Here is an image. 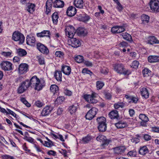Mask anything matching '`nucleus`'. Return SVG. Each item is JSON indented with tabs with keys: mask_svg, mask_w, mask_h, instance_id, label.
<instances>
[{
	"mask_svg": "<svg viewBox=\"0 0 159 159\" xmlns=\"http://www.w3.org/2000/svg\"><path fill=\"white\" fill-rule=\"evenodd\" d=\"M29 85L34 89L40 91L45 85V81L43 79H39L36 75L33 76L29 80Z\"/></svg>",
	"mask_w": 159,
	"mask_h": 159,
	"instance_id": "nucleus-1",
	"label": "nucleus"
},
{
	"mask_svg": "<svg viewBox=\"0 0 159 159\" xmlns=\"http://www.w3.org/2000/svg\"><path fill=\"white\" fill-rule=\"evenodd\" d=\"M113 67L115 70L118 73L125 75H129L130 73V71L129 70H125L124 66L122 64H115L113 65Z\"/></svg>",
	"mask_w": 159,
	"mask_h": 159,
	"instance_id": "nucleus-2",
	"label": "nucleus"
},
{
	"mask_svg": "<svg viewBox=\"0 0 159 159\" xmlns=\"http://www.w3.org/2000/svg\"><path fill=\"white\" fill-rule=\"evenodd\" d=\"M65 31L66 35L69 38L73 37L76 33L75 28L71 25H68L65 27Z\"/></svg>",
	"mask_w": 159,
	"mask_h": 159,
	"instance_id": "nucleus-3",
	"label": "nucleus"
},
{
	"mask_svg": "<svg viewBox=\"0 0 159 159\" xmlns=\"http://www.w3.org/2000/svg\"><path fill=\"white\" fill-rule=\"evenodd\" d=\"M12 38L15 41H19L21 44L24 43L25 39L23 35L18 31H15L13 33Z\"/></svg>",
	"mask_w": 159,
	"mask_h": 159,
	"instance_id": "nucleus-4",
	"label": "nucleus"
},
{
	"mask_svg": "<svg viewBox=\"0 0 159 159\" xmlns=\"http://www.w3.org/2000/svg\"><path fill=\"white\" fill-rule=\"evenodd\" d=\"M96 139L98 141L103 143L101 145L102 148H107L110 142V140L107 139L106 137L103 135H100L98 136Z\"/></svg>",
	"mask_w": 159,
	"mask_h": 159,
	"instance_id": "nucleus-5",
	"label": "nucleus"
},
{
	"mask_svg": "<svg viewBox=\"0 0 159 159\" xmlns=\"http://www.w3.org/2000/svg\"><path fill=\"white\" fill-rule=\"evenodd\" d=\"M30 87L29 80H26L21 83L17 89V93L19 94L23 93Z\"/></svg>",
	"mask_w": 159,
	"mask_h": 159,
	"instance_id": "nucleus-6",
	"label": "nucleus"
},
{
	"mask_svg": "<svg viewBox=\"0 0 159 159\" xmlns=\"http://www.w3.org/2000/svg\"><path fill=\"white\" fill-rule=\"evenodd\" d=\"M149 5L152 11L159 12V1L158 0H151Z\"/></svg>",
	"mask_w": 159,
	"mask_h": 159,
	"instance_id": "nucleus-7",
	"label": "nucleus"
},
{
	"mask_svg": "<svg viewBox=\"0 0 159 159\" xmlns=\"http://www.w3.org/2000/svg\"><path fill=\"white\" fill-rule=\"evenodd\" d=\"M96 94L93 93L91 94H85L84 95V98L86 101L91 103H96L98 101L95 98Z\"/></svg>",
	"mask_w": 159,
	"mask_h": 159,
	"instance_id": "nucleus-8",
	"label": "nucleus"
},
{
	"mask_svg": "<svg viewBox=\"0 0 159 159\" xmlns=\"http://www.w3.org/2000/svg\"><path fill=\"white\" fill-rule=\"evenodd\" d=\"M29 66L26 63H21L19 66L18 69V73L20 75L25 74L29 69Z\"/></svg>",
	"mask_w": 159,
	"mask_h": 159,
	"instance_id": "nucleus-9",
	"label": "nucleus"
},
{
	"mask_svg": "<svg viewBox=\"0 0 159 159\" xmlns=\"http://www.w3.org/2000/svg\"><path fill=\"white\" fill-rule=\"evenodd\" d=\"M98 111V109L96 108L92 107L88 112L85 115L86 119L89 120L92 119L95 116Z\"/></svg>",
	"mask_w": 159,
	"mask_h": 159,
	"instance_id": "nucleus-10",
	"label": "nucleus"
},
{
	"mask_svg": "<svg viewBox=\"0 0 159 159\" xmlns=\"http://www.w3.org/2000/svg\"><path fill=\"white\" fill-rule=\"evenodd\" d=\"M2 69L5 71H10L13 69L12 64L8 61H3L0 64Z\"/></svg>",
	"mask_w": 159,
	"mask_h": 159,
	"instance_id": "nucleus-11",
	"label": "nucleus"
},
{
	"mask_svg": "<svg viewBox=\"0 0 159 159\" xmlns=\"http://www.w3.org/2000/svg\"><path fill=\"white\" fill-rule=\"evenodd\" d=\"M70 38L68 41L69 45L73 48H78L80 46L81 43L79 39L73 37Z\"/></svg>",
	"mask_w": 159,
	"mask_h": 159,
	"instance_id": "nucleus-12",
	"label": "nucleus"
},
{
	"mask_svg": "<svg viewBox=\"0 0 159 159\" xmlns=\"http://www.w3.org/2000/svg\"><path fill=\"white\" fill-rule=\"evenodd\" d=\"M26 43L27 44L34 46L36 43V40L35 37L31 35H28L26 37Z\"/></svg>",
	"mask_w": 159,
	"mask_h": 159,
	"instance_id": "nucleus-13",
	"label": "nucleus"
},
{
	"mask_svg": "<svg viewBox=\"0 0 159 159\" xmlns=\"http://www.w3.org/2000/svg\"><path fill=\"white\" fill-rule=\"evenodd\" d=\"M37 46L38 49L41 53L44 54H47L49 53V51L47 48L41 43H38Z\"/></svg>",
	"mask_w": 159,
	"mask_h": 159,
	"instance_id": "nucleus-14",
	"label": "nucleus"
},
{
	"mask_svg": "<svg viewBox=\"0 0 159 159\" xmlns=\"http://www.w3.org/2000/svg\"><path fill=\"white\" fill-rule=\"evenodd\" d=\"M139 118L142 120L140 123V125L143 126H146L147 123L149 120L147 116L145 114H141L139 116Z\"/></svg>",
	"mask_w": 159,
	"mask_h": 159,
	"instance_id": "nucleus-15",
	"label": "nucleus"
},
{
	"mask_svg": "<svg viewBox=\"0 0 159 159\" xmlns=\"http://www.w3.org/2000/svg\"><path fill=\"white\" fill-rule=\"evenodd\" d=\"M126 149V148L125 146H120L113 148L114 153L118 155L124 153Z\"/></svg>",
	"mask_w": 159,
	"mask_h": 159,
	"instance_id": "nucleus-16",
	"label": "nucleus"
},
{
	"mask_svg": "<svg viewBox=\"0 0 159 159\" xmlns=\"http://www.w3.org/2000/svg\"><path fill=\"white\" fill-rule=\"evenodd\" d=\"M125 30L124 26H115L111 29V31L113 33H120L125 31Z\"/></svg>",
	"mask_w": 159,
	"mask_h": 159,
	"instance_id": "nucleus-17",
	"label": "nucleus"
},
{
	"mask_svg": "<svg viewBox=\"0 0 159 159\" xmlns=\"http://www.w3.org/2000/svg\"><path fill=\"white\" fill-rule=\"evenodd\" d=\"M53 108L50 106H46L43 109L41 113V115L42 116H47L50 114Z\"/></svg>",
	"mask_w": 159,
	"mask_h": 159,
	"instance_id": "nucleus-18",
	"label": "nucleus"
},
{
	"mask_svg": "<svg viewBox=\"0 0 159 159\" xmlns=\"http://www.w3.org/2000/svg\"><path fill=\"white\" fill-rule=\"evenodd\" d=\"M76 13V8L73 7H69L67 9L66 11L67 15L69 16H74Z\"/></svg>",
	"mask_w": 159,
	"mask_h": 159,
	"instance_id": "nucleus-19",
	"label": "nucleus"
},
{
	"mask_svg": "<svg viewBox=\"0 0 159 159\" xmlns=\"http://www.w3.org/2000/svg\"><path fill=\"white\" fill-rule=\"evenodd\" d=\"M140 91L142 96L145 98H148L149 93L146 88L143 87L140 88Z\"/></svg>",
	"mask_w": 159,
	"mask_h": 159,
	"instance_id": "nucleus-20",
	"label": "nucleus"
},
{
	"mask_svg": "<svg viewBox=\"0 0 159 159\" xmlns=\"http://www.w3.org/2000/svg\"><path fill=\"white\" fill-rule=\"evenodd\" d=\"M148 43L151 44H159V40L154 36H150L148 38Z\"/></svg>",
	"mask_w": 159,
	"mask_h": 159,
	"instance_id": "nucleus-21",
	"label": "nucleus"
},
{
	"mask_svg": "<svg viewBox=\"0 0 159 159\" xmlns=\"http://www.w3.org/2000/svg\"><path fill=\"white\" fill-rule=\"evenodd\" d=\"M64 5V2L61 0H55L53 3V7L55 8H62Z\"/></svg>",
	"mask_w": 159,
	"mask_h": 159,
	"instance_id": "nucleus-22",
	"label": "nucleus"
},
{
	"mask_svg": "<svg viewBox=\"0 0 159 159\" xmlns=\"http://www.w3.org/2000/svg\"><path fill=\"white\" fill-rule=\"evenodd\" d=\"M109 116L111 119H117L119 116L118 111L116 110H113L108 114Z\"/></svg>",
	"mask_w": 159,
	"mask_h": 159,
	"instance_id": "nucleus-23",
	"label": "nucleus"
},
{
	"mask_svg": "<svg viewBox=\"0 0 159 159\" xmlns=\"http://www.w3.org/2000/svg\"><path fill=\"white\" fill-rule=\"evenodd\" d=\"M61 71L66 75H69L71 72V69L70 67L67 66H62Z\"/></svg>",
	"mask_w": 159,
	"mask_h": 159,
	"instance_id": "nucleus-24",
	"label": "nucleus"
},
{
	"mask_svg": "<svg viewBox=\"0 0 159 159\" xmlns=\"http://www.w3.org/2000/svg\"><path fill=\"white\" fill-rule=\"evenodd\" d=\"M50 32L49 30H44L40 33H37L36 34L37 36L39 37H50Z\"/></svg>",
	"mask_w": 159,
	"mask_h": 159,
	"instance_id": "nucleus-25",
	"label": "nucleus"
},
{
	"mask_svg": "<svg viewBox=\"0 0 159 159\" xmlns=\"http://www.w3.org/2000/svg\"><path fill=\"white\" fill-rule=\"evenodd\" d=\"M74 4L75 7L79 8H83L84 6L83 0H74Z\"/></svg>",
	"mask_w": 159,
	"mask_h": 159,
	"instance_id": "nucleus-26",
	"label": "nucleus"
},
{
	"mask_svg": "<svg viewBox=\"0 0 159 159\" xmlns=\"http://www.w3.org/2000/svg\"><path fill=\"white\" fill-rule=\"evenodd\" d=\"M148 60L150 63L159 61V57L157 56H150L148 57Z\"/></svg>",
	"mask_w": 159,
	"mask_h": 159,
	"instance_id": "nucleus-27",
	"label": "nucleus"
},
{
	"mask_svg": "<svg viewBox=\"0 0 159 159\" xmlns=\"http://www.w3.org/2000/svg\"><path fill=\"white\" fill-rule=\"evenodd\" d=\"M77 108V104H73L69 107L68 111L71 114H73L76 111Z\"/></svg>",
	"mask_w": 159,
	"mask_h": 159,
	"instance_id": "nucleus-28",
	"label": "nucleus"
},
{
	"mask_svg": "<svg viewBox=\"0 0 159 159\" xmlns=\"http://www.w3.org/2000/svg\"><path fill=\"white\" fill-rule=\"evenodd\" d=\"M115 125L118 129L123 128L127 125L126 123L122 121H120L115 124Z\"/></svg>",
	"mask_w": 159,
	"mask_h": 159,
	"instance_id": "nucleus-29",
	"label": "nucleus"
},
{
	"mask_svg": "<svg viewBox=\"0 0 159 159\" xmlns=\"http://www.w3.org/2000/svg\"><path fill=\"white\" fill-rule=\"evenodd\" d=\"M50 90L54 95L58 92L59 88L56 85L52 84L50 86Z\"/></svg>",
	"mask_w": 159,
	"mask_h": 159,
	"instance_id": "nucleus-30",
	"label": "nucleus"
},
{
	"mask_svg": "<svg viewBox=\"0 0 159 159\" xmlns=\"http://www.w3.org/2000/svg\"><path fill=\"white\" fill-rule=\"evenodd\" d=\"M125 105L123 102H118L114 104V107L116 109H120L124 107Z\"/></svg>",
	"mask_w": 159,
	"mask_h": 159,
	"instance_id": "nucleus-31",
	"label": "nucleus"
},
{
	"mask_svg": "<svg viewBox=\"0 0 159 159\" xmlns=\"http://www.w3.org/2000/svg\"><path fill=\"white\" fill-rule=\"evenodd\" d=\"M148 152V150L146 146H143L140 147L139 151V153L144 155Z\"/></svg>",
	"mask_w": 159,
	"mask_h": 159,
	"instance_id": "nucleus-32",
	"label": "nucleus"
},
{
	"mask_svg": "<svg viewBox=\"0 0 159 159\" xmlns=\"http://www.w3.org/2000/svg\"><path fill=\"white\" fill-rule=\"evenodd\" d=\"M76 33L79 36H84L86 34L85 30L83 28L80 27L78 28L76 31Z\"/></svg>",
	"mask_w": 159,
	"mask_h": 159,
	"instance_id": "nucleus-33",
	"label": "nucleus"
},
{
	"mask_svg": "<svg viewBox=\"0 0 159 159\" xmlns=\"http://www.w3.org/2000/svg\"><path fill=\"white\" fill-rule=\"evenodd\" d=\"M17 52L18 55L20 57H24L27 54L26 51L24 49L22 48H19L17 50Z\"/></svg>",
	"mask_w": 159,
	"mask_h": 159,
	"instance_id": "nucleus-34",
	"label": "nucleus"
},
{
	"mask_svg": "<svg viewBox=\"0 0 159 159\" xmlns=\"http://www.w3.org/2000/svg\"><path fill=\"white\" fill-rule=\"evenodd\" d=\"M54 77L58 81H61L62 79L61 71H60L56 70L54 75Z\"/></svg>",
	"mask_w": 159,
	"mask_h": 159,
	"instance_id": "nucleus-35",
	"label": "nucleus"
},
{
	"mask_svg": "<svg viewBox=\"0 0 159 159\" xmlns=\"http://www.w3.org/2000/svg\"><path fill=\"white\" fill-rule=\"evenodd\" d=\"M141 20L142 23L146 24L148 23L149 21V17L146 14H143L141 16Z\"/></svg>",
	"mask_w": 159,
	"mask_h": 159,
	"instance_id": "nucleus-36",
	"label": "nucleus"
},
{
	"mask_svg": "<svg viewBox=\"0 0 159 159\" xmlns=\"http://www.w3.org/2000/svg\"><path fill=\"white\" fill-rule=\"evenodd\" d=\"M96 120L98 125L104 124L106 123V119L103 116H101L98 117Z\"/></svg>",
	"mask_w": 159,
	"mask_h": 159,
	"instance_id": "nucleus-37",
	"label": "nucleus"
},
{
	"mask_svg": "<svg viewBox=\"0 0 159 159\" xmlns=\"http://www.w3.org/2000/svg\"><path fill=\"white\" fill-rule=\"evenodd\" d=\"M52 21L54 24H57L58 22V16L57 12H54L52 16Z\"/></svg>",
	"mask_w": 159,
	"mask_h": 159,
	"instance_id": "nucleus-38",
	"label": "nucleus"
},
{
	"mask_svg": "<svg viewBox=\"0 0 159 159\" xmlns=\"http://www.w3.org/2000/svg\"><path fill=\"white\" fill-rule=\"evenodd\" d=\"M107 124L106 123L98 125V129L100 132H104L107 129Z\"/></svg>",
	"mask_w": 159,
	"mask_h": 159,
	"instance_id": "nucleus-39",
	"label": "nucleus"
},
{
	"mask_svg": "<svg viewBox=\"0 0 159 159\" xmlns=\"http://www.w3.org/2000/svg\"><path fill=\"white\" fill-rule=\"evenodd\" d=\"M29 5H28V9H27V11L30 13H32L35 10V5L34 4L32 3L28 4Z\"/></svg>",
	"mask_w": 159,
	"mask_h": 159,
	"instance_id": "nucleus-40",
	"label": "nucleus"
},
{
	"mask_svg": "<svg viewBox=\"0 0 159 159\" xmlns=\"http://www.w3.org/2000/svg\"><path fill=\"white\" fill-rule=\"evenodd\" d=\"M121 35L124 39L128 41H130L132 39L131 36L127 33H122Z\"/></svg>",
	"mask_w": 159,
	"mask_h": 159,
	"instance_id": "nucleus-41",
	"label": "nucleus"
},
{
	"mask_svg": "<svg viewBox=\"0 0 159 159\" xmlns=\"http://www.w3.org/2000/svg\"><path fill=\"white\" fill-rule=\"evenodd\" d=\"M90 19L89 17L87 15H83L80 16L79 19L83 22H86L88 21Z\"/></svg>",
	"mask_w": 159,
	"mask_h": 159,
	"instance_id": "nucleus-42",
	"label": "nucleus"
},
{
	"mask_svg": "<svg viewBox=\"0 0 159 159\" xmlns=\"http://www.w3.org/2000/svg\"><path fill=\"white\" fill-rule=\"evenodd\" d=\"M151 71L147 68H145L142 71L144 76H148L151 74Z\"/></svg>",
	"mask_w": 159,
	"mask_h": 159,
	"instance_id": "nucleus-43",
	"label": "nucleus"
},
{
	"mask_svg": "<svg viewBox=\"0 0 159 159\" xmlns=\"http://www.w3.org/2000/svg\"><path fill=\"white\" fill-rule=\"evenodd\" d=\"M104 85V83L100 81L96 82V86L98 90L101 89Z\"/></svg>",
	"mask_w": 159,
	"mask_h": 159,
	"instance_id": "nucleus-44",
	"label": "nucleus"
},
{
	"mask_svg": "<svg viewBox=\"0 0 159 159\" xmlns=\"http://www.w3.org/2000/svg\"><path fill=\"white\" fill-rule=\"evenodd\" d=\"M92 138L90 136L87 135L82 138L81 140L82 142L83 143H88L91 139Z\"/></svg>",
	"mask_w": 159,
	"mask_h": 159,
	"instance_id": "nucleus-45",
	"label": "nucleus"
},
{
	"mask_svg": "<svg viewBox=\"0 0 159 159\" xmlns=\"http://www.w3.org/2000/svg\"><path fill=\"white\" fill-rule=\"evenodd\" d=\"M51 134L55 139H59L62 142H64L65 141L62 135L61 134H58L57 135L53 133H52Z\"/></svg>",
	"mask_w": 159,
	"mask_h": 159,
	"instance_id": "nucleus-46",
	"label": "nucleus"
},
{
	"mask_svg": "<svg viewBox=\"0 0 159 159\" xmlns=\"http://www.w3.org/2000/svg\"><path fill=\"white\" fill-rule=\"evenodd\" d=\"M75 60L77 62L80 63L84 61V59L83 56L79 55L75 57Z\"/></svg>",
	"mask_w": 159,
	"mask_h": 159,
	"instance_id": "nucleus-47",
	"label": "nucleus"
},
{
	"mask_svg": "<svg viewBox=\"0 0 159 159\" xmlns=\"http://www.w3.org/2000/svg\"><path fill=\"white\" fill-rule=\"evenodd\" d=\"M139 65V62L137 61H134L130 66L131 67L135 69H136L138 68V66Z\"/></svg>",
	"mask_w": 159,
	"mask_h": 159,
	"instance_id": "nucleus-48",
	"label": "nucleus"
},
{
	"mask_svg": "<svg viewBox=\"0 0 159 159\" xmlns=\"http://www.w3.org/2000/svg\"><path fill=\"white\" fill-rule=\"evenodd\" d=\"M137 152L135 150L131 151L128 152V155L132 157H137Z\"/></svg>",
	"mask_w": 159,
	"mask_h": 159,
	"instance_id": "nucleus-49",
	"label": "nucleus"
},
{
	"mask_svg": "<svg viewBox=\"0 0 159 159\" xmlns=\"http://www.w3.org/2000/svg\"><path fill=\"white\" fill-rule=\"evenodd\" d=\"M12 53V52H3L1 53V54L3 56L6 57H11V55Z\"/></svg>",
	"mask_w": 159,
	"mask_h": 159,
	"instance_id": "nucleus-50",
	"label": "nucleus"
},
{
	"mask_svg": "<svg viewBox=\"0 0 159 159\" xmlns=\"http://www.w3.org/2000/svg\"><path fill=\"white\" fill-rule=\"evenodd\" d=\"M20 101L27 107H29L30 106V104L27 101L25 98H20Z\"/></svg>",
	"mask_w": 159,
	"mask_h": 159,
	"instance_id": "nucleus-51",
	"label": "nucleus"
},
{
	"mask_svg": "<svg viewBox=\"0 0 159 159\" xmlns=\"http://www.w3.org/2000/svg\"><path fill=\"white\" fill-rule=\"evenodd\" d=\"M55 54L56 57L60 58L63 57L64 55L63 52L60 51H57Z\"/></svg>",
	"mask_w": 159,
	"mask_h": 159,
	"instance_id": "nucleus-52",
	"label": "nucleus"
},
{
	"mask_svg": "<svg viewBox=\"0 0 159 159\" xmlns=\"http://www.w3.org/2000/svg\"><path fill=\"white\" fill-rule=\"evenodd\" d=\"M35 104L37 107H40L44 105V103L40 101H36Z\"/></svg>",
	"mask_w": 159,
	"mask_h": 159,
	"instance_id": "nucleus-53",
	"label": "nucleus"
},
{
	"mask_svg": "<svg viewBox=\"0 0 159 159\" xmlns=\"http://www.w3.org/2000/svg\"><path fill=\"white\" fill-rule=\"evenodd\" d=\"M82 73L84 75L85 74H89L90 75H91L92 74V72H91L90 70H88L87 68H86L83 69L82 71Z\"/></svg>",
	"mask_w": 159,
	"mask_h": 159,
	"instance_id": "nucleus-54",
	"label": "nucleus"
},
{
	"mask_svg": "<svg viewBox=\"0 0 159 159\" xmlns=\"http://www.w3.org/2000/svg\"><path fill=\"white\" fill-rule=\"evenodd\" d=\"M3 159H15L14 157L8 155H4L2 156Z\"/></svg>",
	"mask_w": 159,
	"mask_h": 159,
	"instance_id": "nucleus-55",
	"label": "nucleus"
},
{
	"mask_svg": "<svg viewBox=\"0 0 159 159\" xmlns=\"http://www.w3.org/2000/svg\"><path fill=\"white\" fill-rule=\"evenodd\" d=\"M138 100V99L137 98L132 96L130 101H129V102H132L134 103H137Z\"/></svg>",
	"mask_w": 159,
	"mask_h": 159,
	"instance_id": "nucleus-56",
	"label": "nucleus"
},
{
	"mask_svg": "<svg viewBox=\"0 0 159 159\" xmlns=\"http://www.w3.org/2000/svg\"><path fill=\"white\" fill-rule=\"evenodd\" d=\"M53 0H48L46 2V7H52V3Z\"/></svg>",
	"mask_w": 159,
	"mask_h": 159,
	"instance_id": "nucleus-57",
	"label": "nucleus"
},
{
	"mask_svg": "<svg viewBox=\"0 0 159 159\" xmlns=\"http://www.w3.org/2000/svg\"><path fill=\"white\" fill-rule=\"evenodd\" d=\"M7 110L8 111L7 114H11L12 116L16 118V116H17V115L14 112L12 111H11V110L8 109L7 108Z\"/></svg>",
	"mask_w": 159,
	"mask_h": 159,
	"instance_id": "nucleus-58",
	"label": "nucleus"
},
{
	"mask_svg": "<svg viewBox=\"0 0 159 159\" xmlns=\"http://www.w3.org/2000/svg\"><path fill=\"white\" fill-rule=\"evenodd\" d=\"M38 61L40 65H43L44 64L45 61L43 57H39Z\"/></svg>",
	"mask_w": 159,
	"mask_h": 159,
	"instance_id": "nucleus-59",
	"label": "nucleus"
},
{
	"mask_svg": "<svg viewBox=\"0 0 159 159\" xmlns=\"http://www.w3.org/2000/svg\"><path fill=\"white\" fill-rule=\"evenodd\" d=\"M24 139L26 141L31 143H32L34 142V139L31 137L25 136V137Z\"/></svg>",
	"mask_w": 159,
	"mask_h": 159,
	"instance_id": "nucleus-60",
	"label": "nucleus"
},
{
	"mask_svg": "<svg viewBox=\"0 0 159 159\" xmlns=\"http://www.w3.org/2000/svg\"><path fill=\"white\" fill-rule=\"evenodd\" d=\"M65 94L67 96H70L72 95V92L68 89H65L64 91Z\"/></svg>",
	"mask_w": 159,
	"mask_h": 159,
	"instance_id": "nucleus-61",
	"label": "nucleus"
},
{
	"mask_svg": "<svg viewBox=\"0 0 159 159\" xmlns=\"http://www.w3.org/2000/svg\"><path fill=\"white\" fill-rule=\"evenodd\" d=\"M13 61L14 62L20 63V58L17 56L15 57L13 59Z\"/></svg>",
	"mask_w": 159,
	"mask_h": 159,
	"instance_id": "nucleus-62",
	"label": "nucleus"
},
{
	"mask_svg": "<svg viewBox=\"0 0 159 159\" xmlns=\"http://www.w3.org/2000/svg\"><path fill=\"white\" fill-rule=\"evenodd\" d=\"M131 141L132 142L136 144L139 142V139L138 138L133 137L131 139Z\"/></svg>",
	"mask_w": 159,
	"mask_h": 159,
	"instance_id": "nucleus-63",
	"label": "nucleus"
},
{
	"mask_svg": "<svg viewBox=\"0 0 159 159\" xmlns=\"http://www.w3.org/2000/svg\"><path fill=\"white\" fill-rule=\"evenodd\" d=\"M64 100V97L63 96H60L56 99V101L59 103H61Z\"/></svg>",
	"mask_w": 159,
	"mask_h": 159,
	"instance_id": "nucleus-64",
	"label": "nucleus"
}]
</instances>
